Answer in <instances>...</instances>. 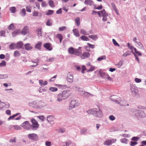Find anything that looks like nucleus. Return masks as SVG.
<instances>
[{"label":"nucleus","instance_id":"35","mask_svg":"<svg viewBox=\"0 0 146 146\" xmlns=\"http://www.w3.org/2000/svg\"><path fill=\"white\" fill-rule=\"evenodd\" d=\"M100 76L103 78H106L108 76V74L106 72H103L100 73Z\"/></svg>","mask_w":146,"mask_h":146},{"label":"nucleus","instance_id":"18","mask_svg":"<svg viewBox=\"0 0 146 146\" xmlns=\"http://www.w3.org/2000/svg\"><path fill=\"white\" fill-rule=\"evenodd\" d=\"M42 44V42L40 41H38L36 44L35 46V48L38 50H40L41 49V47Z\"/></svg>","mask_w":146,"mask_h":146},{"label":"nucleus","instance_id":"4","mask_svg":"<svg viewBox=\"0 0 146 146\" xmlns=\"http://www.w3.org/2000/svg\"><path fill=\"white\" fill-rule=\"evenodd\" d=\"M31 104L33 105V106L35 108L38 109H41L45 106L43 102L38 100L29 103V106H31Z\"/></svg>","mask_w":146,"mask_h":146},{"label":"nucleus","instance_id":"23","mask_svg":"<svg viewBox=\"0 0 146 146\" xmlns=\"http://www.w3.org/2000/svg\"><path fill=\"white\" fill-rule=\"evenodd\" d=\"M25 49L27 50H29L32 49L33 47L30 46V44L28 43L26 44L25 45Z\"/></svg>","mask_w":146,"mask_h":146},{"label":"nucleus","instance_id":"34","mask_svg":"<svg viewBox=\"0 0 146 146\" xmlns=\"http://www.w3.org/2000/svg\"><path fill=\"white\" fill-rule=\"evenodd\" d=\"M16 8L14 7H10L9 8V11L12 13H14L16 12Z\"/></svg>","mask_w":146,"mask_h":146},{"label":"nucleus","instance_id":"54","mask_svg":"<svg viewBox=\"0 0 146 146\" xmlns=\"http://www.w3.org/2000/svg\"><path fill=\"white\" fill-rule=\"evenodd\" d=\"M137 44L139 46V48L141 49H142L143 48V46L141 43L140 42H137Z\"/></svg>","mask_w":146,"mask_h":146},{"label":"nucleus","instance_id":"31","mask_svg":"<svg viewBox=\"0 0 146 146\" xmlns=\"http://www.w3.org/2000/svg\"><path fill=\"white\" fill-rule=\"evenodd\" d=\"M120 142L123 143L127 144L129 141L128 139L126 138H122L120 140Z\"/></svg>","mask_w":146,"mask_h":146},{"label":"nucleus","instance_id":"9","mask_svg":"<svg viewBox=\"0 0 146 146\" xmlns=\"http://www.w3.org/2000/svg\"><path fill=\"white\" fill-rule=\"evenodd\" d=\"M117 141L116 139H111L106 140L103 143L104 145L106 146H110L115 143Z\"/></svg>","mask_w":146,"mask_h":146},{"label":"nucleus","instance_id":"13","mask_svg":"<svg viewBox=\"0 0 146 146\" xmlns=\"http://www.w3.org/2000/svg\"><path fill=\"white\" fill-rule=\"evenodd\" d=\"M80 58L82 59H86L90 57V54L89 52H84L82 55H81Z\"/></svg>","mask_w":146,"mask_h":146},{"label":"nucleus","instance_id":"62","mask_svg":"<svg viewBox=\"0 0 146 146\" xmlns=\"http://www.w3.org/2000/svg\"><path fill=\"white\" fill-rule=\"evenodd\" d=\"M54 58L52 57L50 58H49L47 59L46 60L47 62H49L54 61Z\"/></svg>","mask_w":146,"mask_h":146},{"label":"nucleus","instance_id":"33","mask_svg":"<svg viewBox=\"0 0 146 146\" xmlns=\"http://www.w3.org/2000/svg\"><path fill=\"white\" fill-rule=\"evenodd\" d=\"M80 33L84 35H89V33H88L84 29H81L80 30Z\"/></svg>","mask_w":146,"mask_h":146},{"label":"nucleus","instance_id":"44","mask_svg":"<svg viewBox=\"0 0 146 146\" xmlns=\"http://www.w3.org/2000/svg\"><path fill=\"white\" fill-rule=\"evenodd\" d=\"M52 23L51 20L49 19H48L46 23V25L48 26H50L52 25Z\"/></svg>","mask_w":146,"mask_h":146},{"label":"nucleus","instance_id":"16","mask_svg":"<svg viewBox=\"0 0 146 146\" xmlns=\"http://www.w3.org/2000/svg\"><path fill=\"white\" fill-rule=\"evenodd\" d=\"M81 95L83 97L86 98H88L90 96H93V94L84 91L82 92V94H81Z\"/></svg>","mask_w":146,"mask_h":146},{"label":"nucleus","instance_id":"64","mask_svg":"<svg viewBox=\"0 0 146 146\" xmlns=\"http://www.w3.org/2000/svg\"><path fill=\"white\" fill-rule=\"evenodd\" d=\"M122 65V62L120 61H119L117 64H116V66L117 67L119 68H120Z\"/></svg>","mask_w":146,"mask_h":146},{"label":"nucleus","instance_id":"55","mask_svg":"<svg viewBox=\"0 0 146 146\" xmlns=\"http://www.w3.org/2000/svg\"><path fill=\"white\" fill-rule=\"evenodd\" d=\"M127 46L128 47L130 48V49L131 50L132 52H132H133V48H134L133 46H131L129 44V43H128Z\"/></svg>","mask_w":146,"mask_h":146},{"label":"nucleus","instance_id":"56","mask_svg":"<svg viewBox=\"0 0 146 146\" xmlns=\"http://www.w3.org/2000/svg\"><path fill=\"white\" fill-rule=\"evenodd\" d=\"M86 70V66H85L83 65L82 66V70H81V73L82 74L84 73V71Z\"/></svg>","mask_w":146,"mask_h":146},{"label":"nucleus","instance_id":"63","mask_svg":"<svg viewBox=\"0 0 146 146\" xmlns=\"http://www.w3.org/2000/svg\"><path fill=\"white\" fill-rule=\"evenodd\" d=\"M38 11H34L33 14V16L36 17L38 16Z\"/></svg>","mask_w":146,"mask_h":146},{"label":"nucleus","instance_id":"37","mask_svg":"<svg viewBox=\"0 0 146 146\" xmlns=\"http://www.w3.org/2000/svg\"><path fill=\"white\" fill-rule=\"evenodd\" d=\"M48 4L51 7H53L55 6L53 1L52 0H50L48 1Z\"/></svg>","mask_w":146,"mask_h":146},{"label":"nucleus","instance_id":"46","mask_svg":"<svg viewBox=\"0 0 146 146\" xmlns=\"http://www.w3.org/2000/svg\"><path fill=\"white\" fill-rule=\"evenodd\" d=\"M37 117L42 121H43L45 119L44 116L43 115L38 116Z\"/></svg>","mask_w":146,"mask_h":146},{"label":"nucleus","instance_id":"43","mask_svg":"<svg viewBox=\"0 0 146 146\" xmlns=\"http://www.w3.org/2000/svg\"><path fill=\"white\" fill-rule=\"evenodd\" d=\"M5 31L2 30L0 31V36H5Z\"/></svg>","mask_w":146,"mask_h":146},{"label":"nucleus","instance_id":"19","mask_svg":"<svg viewBox=\"0 0 146 146\" xmlns=\"http://www.w3.org/2000/svg\"><path fill=\"white\" fill-rule=\"evenodd\" d=\"M63 98H64L61 94L60 93L58 94L57 96V100L58 102H61L64 99Z\"/></svg>","mask_w":146,"mask_h":146},{"label":"nucleus","instance_id":"27","mask_svg":"<svg viewBox=\"0 0 146 146\" xmlns=\"http://www.w3.org/2000/svg\"><path fill=\"white\" fill-rule=\"evenodd\" d=\"M16 48V44L13 43H11L9 46V48L11 50L15 49Z\"/></svg>","mask_w":146,"mask_h":146},{"label":"nucleus","instance_id":"3","mask_svg":"<svg viewBox=\"0 0 146 146\" xmlns=\"http://www.w3.org/2000/svg\"><path fill=\"white\" fill-rule=\"evenodd\" d=\"M131 111L133 113V115L136 117L144 118L146 115L144 112L141 110L136 109H132Z\"/></svg>","mask_w":146,"mask_h":146},{"label":"nucleus","instance_id":"51","mask_svg":"<svg viewBox=\"0 0 146 146\" xmlns=\"http://www.w3.org/2000/svg\"><path fill=\"white\" fill-rule=\"evenodd\" d=\"M38 91L39 93H42L46 91V90L45 88H42L41 87L39 88Z\"/></svg>","mask_w":146,"mask_h":146},{"label":"nucleus","instance_id":"7","mask_svg":"<svg viewBox=\"0 0 146 146\" xmlns=\"http://www.w3.org/2000/svg\"><path fill=\"white\" fill-rule=\"evenodd\" d=\"M97 13L100 17H101L102 16L103 17L102 19L103 21L105 22L107 20V17L108 16V15L104 9L101 11H98Z\"/></svg>","mask_w":146,"mask_h":146},{"label":"nucleus","instance_id":"2","mask_svg":"<svg viewBox=\"0 0 146 146\" xmlns=\"http://www.w3.org/2000/svg\"><path fill=\"white\" fill-rule=\"evenodd\" d=\"M68 51L70 54H74L77 56H81L82 53L81 47H79L78 49L70 47L68 49Z\"/></svg>","mask_w":146,"mask_h":146},{"label":"nucleus","instance_id":"17","mask_svg":"<svg viewBox=\"0 0 146 146\" xmlns=\"http://www.w3.org/2000/svg\"><path fill=\"white\" fill-rule=\"evenodd\" d=\"M43 46L47 50L50 51L52 50L51 45L50 43H46L43 45Z\"/></svg>","mask_w":146,"mask_h":146},{"label":"nucleus","instance_id":"39","mask_svg":"<svg viewBox=\"0 0 146 146\" xmlns=\"http://www.w3.org/2000/svg\"><path fill=\"white\" fill-rule=\"evenodd\" d=\"M54 13V11L48 10L47 12L46 13V15H49L53 14Z\"/></svg>","mask_w":146,"mask_h":146},{"label":"nucleus","instance_id":"36","mask_svg":"<svg viewBox=\"0 0 146 146\" xmlns=\"http://www.w3.org/2000/svg\"><path fill=\"white\" fill-rule=\"evenodd\" d=\"M37 35L38 37L42 36V32L41 29H38L36 30Z\"/></svg>","mask_w":146,"mask_h":146},{"label":"nucleus","instance_id":"59","mask_svg":"<svg viewBox=\"0 0 146 146\" xmlns=\"http://www.w3.org/2000/svg\"><path fill=\"white\" fill-rule=\"evenodd\" d=\"M95 69V67L94 66H91L90 67V68L88 70H87V72H90V71H92L94 70Z\"/></svg>","mask_w":146,"mask_h":146},{"label":"nucleus","instance_id":"58","mask_svg":"<svg viewBox=\"0 0 146 146\" xmlns=\"http://www.w3.org/2000/svg\"><path fill=\"white\" fill-rule=\"evenodd\" d=\"M87 130V129L86 128L81 129L80 130V133L82 134H84L86 132Z\"/></svg>","mask_w":146,"mask_h":146},{"label":"nucleus","instance_id":"6","mask_svg":"<svg viewBox=\"0 0 146 146\" xmlns=\"http://www.w3.org/2000/svg\"><path fill=\"white\" fill-rule=\"evenodd\" d=\"M31 122L32 124H30V130H36L39 126V124H38L37 121L35 119L33 118L31 120Z\"/></svg>","mask_w":146,"mask_h":146},{"label":"nucleus","instance_id":"45","mask_svg":"<svg viewBox=\"0 0 146 146\" xmlns=\"http://www.w3.org/2000/svg\"><path fill=\"white\" fill-rule=\"evenodd\" d=\"M49 90L52 92H54L57 91L58 89L56 87H51L49 88Z\"/></svg>","mask_w":146,"mask_h":146},{"label":"nucleus","instance_id":"41","mask_svg":"<svg viewBox=\"0 0 146 146\" xmlns=\"http://www.w3.org/2000/svg\"><path fill=\"white\" fill-rule=\"evenodd\" d=\"M6 62L5 60H2L1 62L0 63V67H2L5 66H6Z\"/></svg>","mask_w":146,"mask_h":146},{"label":"nucleus","instance_id":"29","mask_svg":"<svg viewBox=\"0 0 146 146\" xmlns=\"http://www.w3.org/2000/svg\"><path fill=\"white\" fill-rule=\"evenodd\" d=\"M19 30L16 29L12 33V35L13 37H15L19 34Z\"/></svg>","mask_w":146,"mask_h":146},{"label":"nucleus","instance_id":"52","mask_svg":"<svg viewBox=\"0 0 146 146\" xmlns=\"http://www.w3.org/2000/svg\"><path fill=\"white\" fill-rule=\"evenodd\" d=\"M4 102H1L0 103V110L4 108Z\"/></svg>","mask_w":146,"mask_h":146},{"label":"nucleus","instance_id":"1","mask_svg":"<svg viewBox=\"0 0 146 146\" xmlns=\"http://www.w3.org/2000/svg\"><path fill=\"white\" fill-rule=\"evenodd\" d=\"M86 112L89 114L93 115L95 117H101L103 115L102 111L100 109L93 108L87 111Z\"/></svg>","mask_w":146,"mask_h":146},{"label":"nucleus","instance_id":"48","mask_svg":"<svg viewBox=\"0 0 146 146\" xmlns=\"http://www.w3.org/2000/svg\"><path fill=\"white\" fill-rule=\"evenodd\" d=\"M139 137H133L131 139V140L137 142L138 140Z\"/></svg>","mask_w":146,"mask_h":146},{"label":"nucleus","instance_id":"28","mask_svg":"<svg viewBox=\"0 0 146 146\" xmlns=\"http://www.w3.org/2000/svg\"><path fill=\"white\" fill-rule=\"evenodd\" d=\"M39 84L40 86H45L48 84L47 81H45L44 82L42 80H39Z\"/></svg>","mask_w":146,"mask_h":146},{"label":"nucleus","instance_id":"22","mask_svg":"<svg viewBox=\"0 0 146 146\" xmlns=\"http://www.w3.org/2000/svg\"><path fill=\"white\" fill-rule=\"evenodd\" d=\"M54 119V118L53 116L50 115L47 116V120L48 122L51 123V122L53 121Z\"/></svg>","mask_w":146,"mask_h":146},{"label":"nucleus","instance_id":"57","mask_svg":"<svg viewBox=\"0 0 146 146\" xmlns=\"http://www.w3.org/2000/svg\"><path fill=\"white\" fill-rule=\"evenodd\" d=\"M109 119L111 121H113L115 119V117L113 115H110L109 116Z\"/></svg>","mask_w":146,"mask_h":146},{"label":"nucleus","instance_id":"30","mask_svg":"<svg viewBox=\"0 0 146 146\" xmlns=\"http://www.w3.org/2000/svg\"><path fill=\"white\" fill-rule=\"evenodd\" d=\"M20 14L22 17L25 16L26 15V10L25 8H23L20 12Z\"/></svg>","mask_w":146,"mask_h":146},{"label":"nucleus","instance_id":"49","mask_svg":"<svg viewBox=\"0 0 146 146\" xmlns=\"http://www.w3.org/2000/svg\"><path fill=\"white\" fill-rule=\"evenodd\" d=\"M137 143V142L131 141L130 142V145L131 146H135L136 145Z\"/></svg>","mask_w":146,"mask_h":146},{"label":"nucleus","instance_id":"38","mask_svg":"<svg viewBox=\"0 0 146 146\" xmlns=\"http://www.w3.org/2000/svg\"><path fill=\"white\" fill-rule=\"evenodd\" d=\"M106 56L105 55H103L101 56L100 57L98 58L97 60L98 61H100L102 60H106Z\"/></svg>","mask_w":146,"mask_h":146},{"label":"nucleus","instance_id":"40","mask_svg":"<svg viewBox=\"0 0 146 146\" xmlns=\"http://www.w3.org/2000/svg\"><path fill=\"white\" fill-rule=\"evenodd\" d=\"M14 55L15 57H17L20 55V53L18 50H16L14 52Z\"/></svg>","mask_w":146,"mask_h":146},{"label":"nucleus","instance_id":"20","mask_svg":"<svg viewBox=\"0 0 146 146\" xmlns=\"http://www.w3.org/2000/svg\"><path fill=\"white\" fill-rule=\"evenodd\" d=\"M23 42L19 41L16 44V48L19 49L22 48L23 46Z\"/></svg>","mask_w":146,"mask_h":146},{"label":"nucleus","instance_id":"10","mask_svg":"<svg viewBox=\"0 0 146 146\" xmlns=\"http://www.w3.org/2000/svg\"><path fill=\"white\" fill-rule=\"evenodd\" d=\"M29 138L31 140L36 141L38 140V137L37 134L35 133L29 134L28 135Z\"/></svg>","mask_w":146,"mask_h":146},{"label":"nucleus","instance_id":"24","mask_svg":"<svg viewBox=\"0 0 146 146\" xmlns=\"http://www.w3.org/2000/svg\"><path fill=\"white\" fill-rule=\"evenodd\" d=\"M88 37L94 40H96L98 38V36L96 35H89Z\"/></svg>","mask_w":146,"mask_h":146},{"label":"nucleus","instance_id":"61","mask_svg":"<svg viewBox=\"0 0 146 146\" xmlns=\"http://www.w3.org/2000/svg\"><path fill=\"white\" fill-rule=\"evenodd\" d=\"M87 45L89 47L93 49L95 48V45L93 44H92L90 43H87Z\"/></svg>","mask_w":146,"mask_h":146},{"label":"nucleus","instance_id":"50","mask_svg":"<svg viewBox=\"0 0 146 146\" xmlns=\"http://www.w3.org/2000/svg\"><path fill=\"white\" fill-rule=\"evenodd\" d=\"M65 131V129L64 128H60L59 129V132L61 133H64Z\"/></svg>","mask_w":146,"mask_h":146},{"label":"nucleus","instance_id":"12","mask_svg":"<svg viewBox=\"0 0 146 146\" xmlns=\"http://www.w3.org/2000/svg\"><path fill=\"white\" fill-rule=\"evenodd\" d=\"M69 91L68 90H64L60 93L62 96L63 98L65 99L69 96L70 95Z\"/></svg>","mask_w":146,"mask_h":146},{"label":"nucleus","instance_id":"15","mask_svg":"<svg viewBox=\"0 0 146 146\" xmlns=\"http://www.w3.org/2000/svg\"><path fill=\"white\" fill-rule=\"evenodd\" d=\"M73 75L69 73L67 74V80L70 83H72L74 81Z\"/></svg>","mask_w":146,"mask_h":146},{"label":"nucleus","instance_id":"32","mask_svg":"<svg viewBox=\"0 0 146 146\" xmlns=\"http://www.w3.org/2000/svg\"><path fill=\"white\" fill-rule=\"evenodd\" d=\"M15 27L12 23L9 25L7 27L8 29L10 30H12L15 29Z\"/></svg>","mask_w":146,"mask_h":146},{"label":"nucleus","instance_id":"42","mask_svg":"<svg viewBox=\"0 0 146 146\" xmlns=\"http://www.w3.org/2000/svg\"><path fill=\"white\" fill-rule=\"evenodd\" d=\"M76 23L77 25L79 26L80 25V18L79 17H77L75 19Z\"/></svg>","mask_w":146,"mask_h":146},{"label":"nucleus","instance_id":"47","mask_svg":"<svg viewBox=\"0 0 146 146\" xmlns=\"http://www.w3.org/2000/svg\"><path fill=\"white\" fill-rule=\"evenodd\" d=\"M111 5L115 11H116V10H117V8L115 3H111Z\"/></svg>","mask_w":146,"mask_h":146},{"label":"nucleus","instance_id":"5","mask_svg":"<svg viewBox=\"0 0 146 146\" xmlns=\"http://www.w3.org/2000/svg\"><path fill=\"white\" fill-rule=\"evenodd\" d=\"M130 86L132 95L135 97L139 96V94L137 87L136 86L133 84H131Z\"/></svg>","mask_w":146,"mask_h":146},{"label":"nucleus","instance_id":"21","mask_svg":"<svg viewBox=\"0 0 146 146\" xmlns=\"http://www.w3.org/2000/svg\"><path fill=\"white\" fill-rule=\"evenodd\" d=\"M74 35L76 37H79L80 36L78 30L76 29H74L72 30Z\"/></svg>","mask_w":146,"mask_h":146},{"label":"nucleus","instance_id":"11","mask_svg":"<svg viewBox=\"0 0 146 146\" xmlns=\"http://www.w3.org/2000/svg\"><path fill=\"white\" fill-rule=\"evenodd\" d=\"M30 124L28 121H25L21 125V126L23 128L28 130H30Z\"/></svg>","mask_w":146,"mask_h":146},{"label":"nucleus","instance_id":"14","mask_svg":"<svg viewBox=\"0 0 146 146\" xmlns=\"http://www.w3.org/2000/svg\"><path fill=\"white\" fill-rule=\"evenodd\" d=\"M29 32V28L27 26H25L21 32V33L25 35Z\"/></svg>","mask_w":146,"mask_h":146},{"label":"nucleus","instance_id":"8","mask_svg":"<svg viewBox=\"0 0 146 146\" xmlns=\"http://www.w3.org/2000/svg\"><path fill=\"white\" fill-rule=\"evenodd\" d=\"M80 105V103L78 100H72L68 108L69 110H71L77 107Z\"/></svg>","mask_w":146,"mask_h":146},{"label":"nucleus","instance_id":"26","mask_svg":"<svg viewBox=\"0 0 146 146\" xmlns=\"http://www.w3.org/2000/svg\"><path fill=\"white\" fill-rule=\"evenodd\" d=\"M84 3L85 4L90 6L92 5L93 4L92 1L91 0H86Z\"/></svg>","mask_w":146,"mask_h":146},{"label":"nucleus","instance_id":"53","mask_svg":"<svg viewBox=\"0 0 146 146\" xmlns=\"http://www.w3.org/2000/svg\"><path fill=\"white\" fill-rule=\"evenodd\" d=\"M4 108H8L10 106L8 102H4Z\"/></svg>","mask_w":146,"mask_h":146},{"label":"nucleus","instance_id":"25","mask_svg":"<svg viewBox=\"0 0 146 146\" xmlns=\"http://www.w3.org/2000/svg\"><path fill=\"white\" fill-rule=\"evenodd\" d=\"M80 38L81 40L83 41H88L89 40V39L88 37L85 35L82 36L80 37Z\"/></svg>","mask_w":146,"mask_h":146},{"label":"nucleus","instance_id":"60","mask_svg":"<svg viewBox=\"0 0 146 146\" xmlns=\"http://www.w3.org/2000/svg\"><path fill=\"white\" fill-rule=\"evenodd\" d=\"M112 42L113 44L115 46H119V44L114 39H112Z\"/></svg>","mask_w":146,"mask_h":146}]
</instances>
